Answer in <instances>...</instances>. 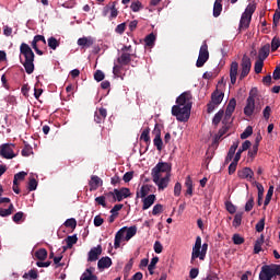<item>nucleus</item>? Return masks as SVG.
Segmentation results:
<instances>
[{
	"instance_id": "obj_1",
	"label": "nucleus",
	"mask_w": 280,
	"mask_h": 280,
	"mask_svg": "<svg viewBox=\"0 0 280 280\" xmlns=\"http://www.w3.org/2000/svg\"><path fill=\"white\" fill-rule=\"evenodd\" d=\"M191 94L190 92H183L177 98L176 104L172 107V115L180 122L188 121L191 109Z\"/></svg>"
},
{
	"instance_id": "obj_2",
	"label": "nucleus",
	"mask_w": 280,
	"mask_h": 280,
	"mask_svg": "<svg viewBox=\"0 0 280 280\" xmlns=\"http://www.w3.org/2000/svg\"><path fill=\"white\" fill-rule=\"evenodd\" d=\"M171 170L172 166L167 162H159L155 167L152 168V179L159 190L167 188L171 178Z\"/></svg>"
},
{
	"instance_id": "obj_3",
	"label": "nucleus",
	"mask_w": 280,
	"mask_h": 280,
	"mask_svg": "<svg viewBox=\"0 0 280 280\" xmlns=\"http://www.w3.org/2000/svg\"><path fill=\"white\" fill-rule=\"evenodd\" d=\"M20 51H21L20 60L25 68V72L30 75L33 74L35 70V65H34L35 54L33 49L31 48L30 45L22 43L20 47ZM22 56L25 58L24 61L22 59Z\"/></svg>"
},
{
	"instance_id": "obj_4",
	"label": "nucleus",
	"mask_w": 280,
	"mask_h": 280,
	"mask_svg": "<svg viewBox=\"0 0 280 280\" xmlns=\"http://www.w3.org/2000/svg\"><path fill=\"white\" fill-rule=\"evenodd\" d=\"M137 234V228L136 225H131V228H121L115 235V243L114 247L115 249H118L121 247V242L126 241L129 242L135 235Z\"/></svg>"
},
{
	"instance_id": "obj_5",
	"label": "nucleus",
	"mask_w": 280,
	"mask_h": 280,
	"mask_svg": "<svg viewBox=\"0 0 280 280\" xmlns=\"http://www.w3.org/2000/svg\"><path fill=\"white\" fill-rule=\"evenodd\" d=\"M257 88H253L249 92V96L246 100V105L244 107V115L252 117L253 115L259 114L261 107L256 105Z\"/></svg>"
},
{
	"instance_id": "obj_6",
	"label": "nucleus",
	"mask_w": 280,
	"mask_h": 280,
	"mask_svg": "<svg viewBox=\"0 0 280 280\" xmlns=\"http://www.w3.org/2000/svg\"><path fill=\"white\" fill-rule=\"evenodd\" d=\"M201 243H202L201 237L197 236L195 245L192 246V252H191V259H190L191 265L196 264L197 258H199V260L206 259V255L208 252V243H203V245H201Z\"/></svg>"
},
{
	"instance_id": "obj_7",
	"label": "nucleus",
	"mask_w": 280,
	"mask_h": 280,
	"mask_svg": "<svg viewBox=\"0 0 280 280\" xmlns=\"http://www.w3.org/2000/svg\"><path fill=\"white\" fill-rule=\"evenodd\" d=\"M276 276H280V265H264L260 275H258V279L272 280Z\"/></svg>"
},
{
	"instance_id": "obj_8",
	"label": "nucleus",
	"mask_w": 280,
	"mask_h": 280,
	"mask_svg": "<svg viewBox=\"0 0 280 280\" xmlns=\"http://www.w3.org/2000/svg\"><path fill=\"white\" fill-rule=\"evenodd\" d=\"M241 66H242V73L238 80H244L252 71L253 62L250 57H248L247 55H244L242 58Z\"/></svg>"
},
{
	"instance_id": "obj_9",
	"label": "nucleus",
	"mask_w": 280,
	"mask_h": 280,
	"mask_svg": "<svg viewBox=\"0 0 280 280\" xmlns=\"http://www.w3.org/2000/svg\"><path fill=\"white\" fill-rule=\"evenodd\" d=\"M15 145L13 143H4L1 145L0 154L5 160H12L16 158L14 153Z\"/></svg>"
},
{
	"instance_id": "obj_10",
	"label": "nucleus",
	"mask_w": 280,
	"mask_h": 280,
	"mask_svg": "<svg viewBox=\"0 0 280 280\" xmlns=\"http://www.w3.org/2000/svg\"><path fill=\"white\" fill-rule=\"evenodd\" d=\"M100 255H102V246L97 245L92 247L88 253V262H94L98 260Z\"/></svg>"
},
{
	"instance_id": "obj_11",
	"label": "nucleus",
	"mask_w": 280,
	"mask_h": 280,
	"mask_svg": "<svg viewBox=\"0 0 280 280\" xmlns=\"http://www.w3.org/2000/svg\"><path fill=\"white\" fill-rule=\"evenodd\" d=\"M115 197H116V201L117 202H122L124 199H127L131 196L130 189L122 187L121 189H115L114 190Z\"/></svg>"
},
{
	"instance_id": "obj_12",
	"label": "nucleus",
	"mask_w": 280,
	"mask_h": 280,
	"mask_svg": "<svg viewBox=\"0 0 280 280\" xmlns=\"http://www.w3.org/2000/svg\"><path fill=\"white\" fill-rule=\"evenodd\" d=\"M95 268L90 266L80 277V280H98L97 276L94 273Z\"/></svg>"
},
{
	"instance_id": "obj_13",
	"label": "nucleus",
	"mask_w": 280,
	"mask_h": 280,
	"mask_svg": "<svg viewBox=\"0 0 280 280\" xmlns=\"http://www.w3.org/2000/svg\"><path fill=\"white\" fill-rule=\"evenodd\" d=\"M237 74H238V62L233 61L230 68V80L232 85L236 83Z\"/></svg>"
},
{
	"instance_id": "obj_14",
	"label": "nucleus",
	"mask_w": 280,
	"mask_h": 280,
	"mask_svg": "<svg viewBox=\"0 0 280 280\" xmlns=\"http://www.w3.org/2000/svg\"><path fill=\"white\" fill-rule=\"evenodd\" d=\"M252 19L253 18H250L246 14H243L241 18V22L238 23V32L248 30V27H250Z\"/></svg>"
},
{
	"instance_id": "obj_15",
	"label": "nucleus",
	"mask_w": 280,
	"mask_h": 280,
	"mask_svg": "<svg viewBox=\"0 0 280 280\" xmlns=\"http://www.w3.org/2000/svg\"><path fill=\"white\" fill-rule=\"evenodd\" d=\"M254 175V171L249 167H244L243 170L237 171V177L241 179H252Z\"/></svg>"
},
{
	"instance_id": "obj_16",
	"label": "nucleus",
	"mask_w": 280,
	"mask_h": 280,
	"mask_svg": "<svg viewBox=\"0 0 280 280\" xmlns=\"http://www.w3.org/2000/svg\"><path fill=\"white\" fill-rule=\"evenodd\" d=\"M155 195L151 194L142 199V210L145 211L155 202Z\"/></svg>"
},
{
	"instance_id": "obj_17",
	"label": "nucleus",
	"mask_w": 280,
	"mask_h": 280,
	"mask_svg": "<svg viewBox=\"0 0 280 280\" xmlns=\"http://www.w3.org/2000/svg\"><path fill=\"white\" fill-rule=\"evenodd\" d=\"M271 45L266 44L264 45L260 50H258V59L259 60H266L268 56H270Z\"/></svg>"
},
{
	"instance_id": "obj_18",
	"label": "nucleus",
	"mask_w": 280,
	"mask_h": 280,
	"mask_svg": "<svg viewBox=\"0 0 280 280\" xmlns=\"http://www.w3.org/2000/svg\"><path fill=\"white\" fill-rule=\"evenodd\" d=\"M113 265V260L109 257H103L97 262L98 270L109 269Z\"/></svg>"
},
{
	"instance_id": "obj_19",
	"label": "nucleus",
	"mask_w": 280,
	"mask_h": 280,
	"mask_svg": "<svg viewBox=\"0 0 280 280\" xmlns=\"http://www.w3.org/2000/svg\"><path fill=\"white\" fill-rule=\"evenodd\" d=\"M224 97V92L220 91L219 89H215V91L212 92L211 94V102L220 105L223 101Z\"/></svg>"
},
{
	"instance_id": "obj_20",
	"label": "nucleus",
	"mask_w": 280,
	"mask_h": 280,
	"mask_svg": "<svg viewBox=\"0 0 280 280\" xmlns=\"http://www.w3.org/2000/svg\"><path fill=\"white\" fill-rule=\"evenodd\" d=\"M236 109V100L231 98L225 110V119H230Z\"/></svg>"
},
{
	"instance_id": "obj_21",
	"label": "nucleus",
	"mask_w": 280,
	"mask_h": 280,
	"mask_svg": "<svg viewBox=\"0 0 280 280\" xmlns=\"http://www.w3.org/2000/svg\"><path fill=\"white\" fill-rule=\"evenodd\" d=\"M102 185V179L97 175H92L89 186L90 191L96 190Z\"/></svg>"
},
{
	"instance_id": "obj_22",
	"label": "nucleus",
	"mask_w": 280,
	"mask_h": 280,
	"mask_svg": "<svg viewBox=\"0 0 280 280\" xmlns=\"http://www.w3.org/2000/svg\"><path fill=\"white\" fill-rule=\"evenodd\" d=\"M117 62L120 66H127L131 62L130 52H121V55L117 58Z\"/></svg>"
},
{
	"instance_id": "obj_23",
	"label": "nucleus",
	"mask_w": 280,
	"mask_h": 280,
	"mask_svg": "<svg viewBox=\"0 0 280 280\" xmlns=\"http://www.w3.org/2000/svg\"><path fill=\"white\" fill-rule=\"evenodd\" d=\"M78 45L89 48L94 45V39L92 37H81L78 39Z\"/></svg>"
},
{
	"instance_id": "obj_24",
	"label": "nucleus",
	"mask_w": 280,
	"mask_h": 280,
	"mask_svg": "<svg viewBox=\"0 0 280 280\" xmlns=\"http://www.w3.org/2000/svg\"><path fill=\"white\" fill-rule=\"evenodd\" d=\"M65 241H66L67 246H63V250H67V248L71 249L73 247V245L77 244L78 236H77V234H74V235L68 236Z\"/></svg>"
},
{
	"instance_id": "obj_25",
	"label": "nucleus",
	"mask_w": 280,
	"mask_h": 280,
	"mask_svg": "<svg viewBox=\"0 0 280 280\" xmlns=\"http://www.w3.org/2000/svg\"><path fill=\"white\" fill-rule=\"evenodd\" d=\"M265 236L261 234L260 238L255 241L254 245V255H259V253L262 250L261 246L264 244Z\"/></svg>"
},
{
	"instance_id": "obj_26",
	"label": "nucleus",
	"mask_w": 280,
	"mask_h": 280,
	"mask_svg": "<svg viewBox=\"0 0 280 280\" xmlns=\"http://www.w3.org/2000/svg\"><path fill=\"white\" fill-rule=\"evenodd\" d=\"M229 131V128L226 126L221 127L219 129L218 133L214 136L213 144H219L221 138Z\"/></svg>"
},
{
	"instance_id": "obj_27",
	"label": "nucleus",
	"mask_w": 280,
	"mask_h": 280,
	"mask_svg": "<svg viewBox=\"0 0 280 280\" xmlns=\"http://www.w3.org/2000/svg\"><path fill=\"white\" fill-rule=\"evenodd\" d=\"M149 191H150L149 186L148 185H142V187L140 188V191H137L136 198L137 199H139V198L144 199L148 196Z\"/></svg>"
},
{
	"instance_id": "obj_28",
	"label": "nucleus",
	"mask_w": 280,
	"mask_h": 280,
	"mask_svg": "<svg viewBox=\"0 0 280 280\" xmlns=\"http://www.w3.org/2000/svg\"><path fill=\"white\" fill-rule=\"evenodd\" d=\"M34 256L38 260L44 261L45 259H47V249L46 248H39L37 252H35Z\"/></svg>"
},
{
	"instance_id": "obj_29",
	"label": "nucleus",
	"mask_w": 280,
	"mask_h": 280,
	"mask_svg": "<svg viewBox=\"0 0 280 280\" xmlns=\"http://www.w3.org/2000/svg\"><path fill=\"white\" fill-rule=\"evenodd\" d=\"M198 57L209 59L208 45L206 42L201 44Z\"/></svg>"
},
{
	"instance_id": "obj_30",
	"label": "nucleus",
	"mask_w": 280,
	"mask_h": 280,
	"mask_svg": "<svg viewBox=\"0 0 280 280\" xmlns=\"http://www.w3.org/2000/svg\"><path fill=\"white\" fill-rule=\"evenodd\" d=\"M150 127H147L145 129H143L140 139L143 140L145 142V144H150L151 142V138H150Z\"/></svg>"
},
{
	"instance_id": "obj_31",
	"label": "nucleus",
	"mask_w": 280,
	"mask_h": 280,
	"mask_svg": "<svg viewBox=\"0 0 280 280\" xmlns=\"http://www.w3.org/2000/svg\"><path fill=\"white\" fill-rule=\"evenodd\" d=\"M273 191H275V187L270 186L268 189V192L266 194V199L264 201L265 207L270 205V202L272 200Z\"/></svg>"
},
{
	"instance_id": "obj_32",
	"label": "nucleus",
	"mask_w": 280,
	"mask_h": 280,
	"mask_svg": "<svg viewBox=\"0 0 280 280\" xmlns=\"http://www.w3.org/2000/svg\"><path fill=\"white\" fill-rule=\"evenodd\" d=\"M262 68H264V60L262 59L256 60L254 65L255 73L260 74L262 72Z\"/></svg>"
},
{
	"instance_id": "obj_33",
	"label": "nucleus",
	"mask_w": 280,
	"mask_h": 280,
	"mask_svg": "<svg viewBox=\"0 0 280 280\" xmlns=\"http://www.w3.org/2000/svg\"><path fill=\"white\" fill-rule=\"evenodd\" d=\"M36 280L38 278L37 269H31L27 273H24L23 279Z\"/></svg>"
},
{
	"instance_id": "obj_34",
	"label": "nucleus",
	"mask_w": 280,
	"mask_h": 280,
	"mask_svg": "<svg viewBox=\"0 0 280 280\" xmlns=\"http://www.w3.org/2000/svg\"><path fill=\"white\" fill-rule=\"evenodd\" d=\"M280 47V38L278 36H273L271 39V52H276Z\"/></svg>"
},
{
	"instance_id": "obj_35",
	"label": "nucleus",
	"mask_w": 280,
	"mask_h": 280,
	"mask_svg": "<svg viewBox=\"0 0 280 280\" xmlns=\"http://www.w3.org/2000/svg\"><path fill=\"white\" fill-rule=\"evenodd\" d=\"M185 185L187 187L186 195H189L191 197L192 196V179H191L190 175L187 176Z\"/></svg>"
},
{
	"instance_id": "obj_36",
	"label": "nucleus",
	"mask_w": 280,
	"mask_h": 280,
	"mask_svg": "<svg viewBox=\"0 0 280 280\" xmlns=\"http://www.w3.org/2000/svg\"><path fill=\"white\" fill-rule=\"evenodd\" d=\"M223 115H224V110H223V109L219 110V112L214 115L213 120H212V124H213L214 126H219V124H220L221 120H222Z\"/></svg>"
},
{
	"instance_id": "obj_37",
	"label": "nucleus",
	"mask_w": 280,
	"mask_h": 280,
	"mask_svg": "<svg viewBox=\"0 0 280 280\" xmlns=\"http://www.w3.org/2000/svg\"><path fill=\"white\" fill-rule=\"evenodd\" d=\"M38 182L35 177H30L27 189L30 191H35L37 189Z\"/></svg>"
},
{
	"instance_id": "obj_38",
	"label": "nucleus",
	"mask_w": 280,
	"mask_h": 280,
	"mask_svg": "<svg viewBox=\"0 0 280 280\" xmlns=\"http://www.w3.org/2000/svg\"><path fill=\"white\" fill-rule=\"evenodd\" d=\"M154 42H155V35L153 33L144 37L145 46L152 47L154 45Z\"/></svg>"
},
{
	"instance_id": "obj_39",
	"label": "nucleus",
	"mask_w": 280,
	"mask_h": 280,
	"mask_svg": "<svg viewBox=\"0 0 280 280\" xmlns=\"http://www.w3.org/2000/svg\"><path fill=\"white\" fill-rule=\"evenodd\" d=\"M59 45H60V43L57 40L56 37L51 36L48 38V46L52 50H56Z\"/></svg>"
},
{
	"instance_id": "obj_40",
	"label": "nucleus",
	"mask_w": 280,
	"mask_h": 280,
	"mask_svg": "<svg viewBox=\"0 0 280 280\" xmlns=\"http://www.w3.org/2000/svg\"><path fill=\"white\" fill-rule=\"evenodd\" d=\"M222 10H223L222 3H214L213 4V16L219 18L221 15Z\"/></svg>"
},
{
	"instance_id": "obj_41",
	"label": "nucleus",
	"mask_w": 280,
	"mask_h": 280,
	"mask_svg": "<svg viewBox=\"0 0 280 280\" xmlns=\"http://www.w3.org/2000/svg\"><path fill=\"white\" fill-rule=\"evenodd\" d=\"M254 133V129L252 126H247L246 129L244 130V132L241 135V139L245 140L248 137H250Z\"/></svg>"
},
{
	"instance_id": "obj_42",
	"label": "nucleus",
	"mask_w": 280,
	"mask_h": 280,
	"mask_svg": "<svg viewBox=\"0 0 280 280\" xmlns=\"http://www.w3.org/2000/svg\"><path fill=\"white\" fill-rule=\"evenodd\" d=\"M130 8H131L132 12H139V10L144 9L142 2H140L139 0H136L135 2H132Z\"/></svg>"
},
{
	"instance_id": "obj_43",
	"label": "nucleus",
	"mask_w": 280,
	"mask_h": 280,
	"mask_svg": "<svg viewBox=\"0 0 280 280\" xmlns=\"http://www.w3.org/2000/svg\"><path fill=\"white\" fill-rule=\"evenodd\" d=\"M256 12V4L249 3L243 14H246V16L253 18V14Z\"/></svg>"
},
{
	"instance_id": "obj_44",
	"label": "nucleus",
	"mask_w": 280,
	"mask_h": 280,
	"mask_svg": "<svg viewBox=\"0 0 280 280\" xmlns=\"http://www.w3.org/2000/svg\"><path fill=\"white\" fill-rule=\"evenodd\" d=\"M242 220H243V213L242 212H237L234 215V220H233V226L237 228L242 224Z\"/></svg>"
},
{
	"instance_id": "obj_45",
	"label": "nucleus",
	"mask_w": 280,
	"mask_h": 280,
	"mask_svg": "<svg viewBox=\"0 0 280 280\" xmlns=\"http://www.w3.org/2000/svg\"><path fill=\"white\" fill-rule=\"evenodd\" d=\"M152 133L154 135V138H162V125L156 122Z\"/></svg>"
},
{
	"instance_id": "obj_46",
	"label": "nucleus",
	"mask_w": 280,
	"mask_h": 280,
	"mask_svg": "<svg viewBox=\"0 0 280 280\" xmlns=\"http://www.w3.org/2000/svg\"><path fill=\"white\" fill-rule=\"evenodd\" d=\"M256 188H258V206H261L262 196H264V186L261 184H256Z\"/></svg>"
},
{
	"instance_id": "obj_47",
	"label": "nucleus",
	"mask_w": 280,
	"mask_h": 280,
	"mask_svg": "<svg viewBox=\"0 0 280 280\" xmlns=\"http://www.w3.org/2000/svg\"><path fill=\"white\" fill-rule=\"evenodd\" d=\"M122 69H124V66L118 63V65H115L113 72L117 78H122Z\"/></svg>"
},
{
	"instance_id": "obj_48",
	"label": "nucleus",
	"mask_w": 280,
	"mask_h": 280,
	"mask_svg": "<svg viewBox=\"0 0 280 280\" xmlns=\"http://www.w3.org/2000/svg\"><path fill=\"white\" fill-rule=\"evenodd\" d=\"M252 148V141L250 140H245L242 144L241 148H238L237 152L243 153L246 150H249Z\"/></svg>"
},
{
	"instance_id": "obj_49",
	"label": "nucleus",
	"mask_w": 280,
	"mask_h": 280,
	"mask_svg": "<svg viewBox=\"0 0 280 280\" xmlns=\"http://www.w3.org/2000/svg\"><path fill=\"white\" fill-rule=\"evenodd\" d=\"M66 228H70L71 230H75L77 228V220L74 218L66 220L65 224Z\"/></svg>"
},
{
	"instance_id": "obj_50",
	"label": "nucleus",
	"mask_w": 280,
	"mask_h": 280,
	"mask_svg": "<svg viewBox=\"0 0 280 280\" xmlns=\"http://www.w3.org/2000/svg\"><path fill=\"white\" fill-rule=\"evenodd\" d=\"M254 206H255V199L253 196H250V198L248 199V201L245 205V211L250 212L254 209Z\"/></svg>"
},
{
	"instance_id": "obj_51",
	"label": "nucleus",
	"mask_w": 280,
	"mask_h": 280,
	"mask_svg": "<svg viewBox=\"0 0 280 280\" xmlns=\"http://www.w3.org/2000/svg\"><path fill=\"white\" fill-rule=\"evenodd\" d=\"M159 261H160V258L159 257H154V258H152V260H151V262H150V265H149V272H150V275H153L154 273V269H155V266H156V264H159Z\"/></svg>"
},
{
	"instance_id": "obj_52",
	"label": "nucleus",
	"mask_w": 280,
	"mask_h": 280,
	"mask_svg": "<svg viewBox=\"0 0 280 280\" xmlns=\"http://www.w3.org/2000/svg\"><path fill=\"white\" fill-rule=\"evenodd\" d=\"M27 174L25 172H20L18 174L14 175V178H13V183L14 185H19V180H24L25 176Z\"/></svg>"
},
{
	"instance_id": "obj_53",
	"label": "nucleus",
	"mask_w": 280,
	"mask_h": 280,
	"mask_svg": "<svg viewBox=\"0 0 280 280\" xmlns=\"http://www.w3.org/2000/svg\"><path fill=\"white\" fill-rule=\"evenodd\" d=\"M225 207H226V211H228L230 214H235V213H236V207L234 206L233 202L226 201V202H225Z\"/></svg>"
},
{
	"instance_id": "obj_54",
	"label": "nucleus",
	"mask_w": 280,
	"mask_h": 280,
	"mask_svg": "<svg viewBox=\"0 0 280 280\" xmlns=\"http://www.w3.org/2000/svg\"><path fill=\"white\" fill-rule=\"evenodd\" d=\"M153 143H154V147L156 148V150H159V151L163 150L162 137L154 138Z\"/></svg>"
},
{
	"instance_id": "obj_55",
	"label": "nucleus",
	"mask_w": 280,
	"mask_h": 280,
	"mask_svg": "<svg viewBox=\"0 0 280 280\" xmlns=\"http://www.w3.org/2000/svg\"><path fill=\"white\" fill-rule=\"evenodd\" d=\"M33 154V148L30 144H25L24 149L22 150V155L24 158L31 156Z\"/></svg>"
},
{
	"instance_id": "obj_56",
	"label": "nucleus",
	"mask_w": 280,
	"mask_h": 280,
	"mask_svg": "<svg viewBox=\"0 0 280 280\" xmlns=\"http://www.w3.org/2000/svg\"><path fill=\"white\" fill-rule=\"evenodd\" d=\"M232 241L234 245H242L245 242L244 237H242L240 234H234Z\"/></svg>"
},
{
	"instance_id": "obj_57",
	"label": "nucleus",
	"mask_w": 280,
	"mask_h": 280,
	"mask_svg": "<svg viewBox=\"0 0 280 280\" xmlns=\"http://www.w3.org/2000/svg\"><path fill=\"white\" fill-rule=\"evenodd\" d=\"M259 147L257 144H253V148L248 151V158L254 160L258 153Z\"/></svg>"
},
{
	"instance_id": "obj_58",
	"label": "nucleus",
	"mask_w": 280,
	"mask_h": 280,
	"mask_svg": "<svg viewBox=\"0 0 280 280\" xmlns=\"http://www.w3.org/2000/svg\"><path fill=\"white\" fill-rule=\"evenodd\" d=\"M94 79L97 82H101L102 80H105V73L102 70H96V72L94 73Z\"/></svg>"
},
{
	"instance_id": "obj_59",
	"label": "nucleus",
	"mask_w": 280,
	"mask_h": 280,
	"mask_svg": "<svg viewBox=\"0 0 280 280\" xmlns=\"http://www.w3.org/2000/svg\"><path fill=\"white\" fill-rule=\"evenodd\" d=\"M265 229V219H261L260 221H258V223H256L255 225V230L258 233H261Z\"/></svg>"
},
{
	"instance_id": "obj_60",
	"label": "nucleus",
	"mask_w": 280,
	"mask_h": 280,
	"mask_svg": "<svg viewBox=\"0 0 280 280\" xmlns=\"http://www.w3.org/2000/svg\"><path fill=\"white\" fill-rule=\"evenodd\" d=\"M24 213L23 211H18L16 213H14V215L12 217V220L14 223H19L21 220H23Z\"/></svg>"
},
{
	"instance_id": "obj_61",
	"label": "nucleus",
	"mask_w": 280,
	"mask_h": 280,
	"mask_svg": "<svg viewBox=\"0 0 280 280\" xmlns=\"http://www.w3.org/2000/svg\"><path fill=\"white\" fill-rule=\"evenodd\" d=\"M163 212V205H155L154 208H153V211H152V214L154 217L161 214Z\"/></svg>"
},
{
	"instance_id": "obj_62",
	"label": "nucleus",
	"mask_w": 280,
	"mask_h": 280,
	"mask_svg": "<svg viewBox=\"0 0 280 280\" xmlns=\"http://www.w3.org/2000/svg\"><path fill=\"white\" fill-rule=\"evenodd\" d=\"M208 60H209L208 58L198 56V59L196 61V67L197 68H202Z\"/></svg>"
},
{
	"instance_id": "obj_63",
	"label": "nucleus",
	"mask_w": 280,
	"mask_h": 280,
	"mask_svg": "<svg viewBox=\"0 0 280 280\" xmlns=\"http://www.w3.org/2000/svg\"><path fill=\"white\" fill-rule=\"evenodd\" d=\"M132 178H133V172L125 173V175L122 176V180L125 183H130Z\"/></svg>"
},
{
	"instance_id": "obj_64",
	"label": "nucleus",
	"mask_w": 280,
	"mask_h": 280,
	"mask_svg": "<svg viewBox=\"0 0 280 280\" xmlns=\"http://www.w3.org/2000/svg\"><path fill=\"white\" fill-rule=\"evenodd\" d=\"M272 79L273 80H280V67H276V69L273 70Z\"/></svg>"
}]
</instances>
